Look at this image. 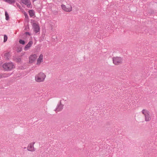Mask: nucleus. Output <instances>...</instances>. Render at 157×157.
Wrapping results in <instances>:
<instances>
[{
	"label": "nucleus",
	"mask_w": 157,
	"mask_h": 157,
	"mask_svg": "<svg viewBox=\"0 0 157 157\" xmlns=\"http://www.w3.org/2000/svg\"><path fill=\"white\" fill-rule=\"evenodd\" d=\"M25 148H26V147H25L24 148V149H25Z\"/></svg>",
	"instance_id": "nucleus-26"
},
{
	"label": "nucleus",
	"mask_w": 157,
	"mask_h": 157,
	"mask_svg": "<svg viewBox=\"0 0 157 157\" xmlns=\"http://www.w3.org/2000/svg\"><path fill=\"white\" fill-rule=\"evenodd\" d=\"M29 14L31 17L33 16L34 15V11L32 10H29Z\"/></svg>",
	"instance_id": "nucleus-14"
},
{
	"label": "nucleus",
	"mask_w": 157,
	"mask_h": 157,
	"mask_svg": "<svg viewBox=\"0 0 157 157\" xmlns=\"http://www.w3.org/2000/svg\"><path fill=\"white\" fill-rule=\"evenodd\" d=\"M16 4L17 5V6L18 7L19 6V5L18 4V3H16Z\"/></svg>",
	"instance_id": "nucleus-25"
},
{
	"label": "nucleus",
	"mask_w": 157,
	"mask_h": 157,
	"mask_svg": "<svg viewBox=\"0 0 157 157\" xmlns=\"http://www.w3.org/2000/svg\"><path fill=\"white\" fill-rule=\"evenodd\" d=\"M61 100L60 101L59 104H58L54 111L56 112L61 111L63 108V105L61 104Z\"/></svg>",
	"instance_id": "nucleus-6"
},
{
	"label": "nucleus",
	"mask_w": 157,
	"mask_h": 157,
	"mask_svg": "<svg viewBox=\"0 0 157 157\" xmlns=\"http://www.w3.org/2000/svg\"><path fill=\"white\" fill-rule=\"evenodd\" d=\"M2 78V74H0V78Z\"/></svg>",
	"instance_id": "nucleus-24"
},
{
	"label": "nucleus",
	"mask_w": 157,
	"mask_h": 157,
	"mask_svg": "<svg viewBox=\"0 0 157 157\" xmlns=\"http://www.w3.org/2000/svg\"><path fill=\"white\" fill-rule=\"evenodd\" d=\"M24 14L25 16V18H27V19H28L29 18V17H28V15L26 13H24Z\"/></svg>",
	"instance_id": "nucleus-21"
},
{
	"label": "nucleus",
	"mask_w": 157,
	"mask_h": 157,
	"mask_svg": "<svg viewBox=\"0 0 157 157\" xmlns=\"http://www.w3.org/2000/svg\"><path fill=\"white\" fill-rule=\"evenodd\" d=\"M33 42L32 41H30L25 46L24 50L25 51L27 50L32 45Z\"/></svg>",
	"instance_id": "nucleus-10"
},
{
	"label": "nucleus",
	"mask_w": 157,
	"mask_h": 157,
	"mask_svg": "<svg viewBox=\"0 0 157 157\" xmlns=\"http://www.w3.org/2000/svg\"><path fill=\"white\" fill-rule=\"evenodd\" d=\"M14 60L17 62H20L21 61V59L20 58H15Z\"/></svg>",
	"instance_id": "nucleus-16"
},
{
	"label": "nucleus",
	"mask_w": 157,
	"mask_h": 157,
	"mask_svg": "<svg viewBox=\"0 0 157 157\" xmlns=\"http://www.w3.org/2000/svg\"><path fill=\"white\" fill-rule=\"evenodd\" d=\"M19 42L20 44H22L23 45H24L25 44V41L22 40H19Z\"/></svg>",
	"instance_id": "nucleus-17"
},
{
	"label": "nucleus",
	"mask_w": 157,
	"mask_h": 157,
	"mask_svg": "<svg viewBox=\"0 0 157 157\" xmlns=\"http://www.w3.org/2000/svg\"><path fill=\"white\" fill-rule=\"evenodd\" d=\"M33 27L34 31L36 33H37L39 31L40 29V27L39 25L36 23H33Z\"/></svg>",
	"instance_id": "nucleus-8"
},
{
	"label": "nucleus",
	"mask_w": 157,
	"mask_h": 157,
	"mask_svg": "<svg viewBox=\"0 0 157 157\" xmlns=\"http://www.w3.org/2000/svg\"><path fill=\"white\" fill-rule=\"evenodd\" d=\"M5 15L6 16V20H8L9 19V15L6 11L5 12Z\"/></svg>",
	"instance_id": "nucleus-15"
},
{
	"label": "nucleus",
	"mask_w": 157,
	"mask_h": 157,
	"mask_svg": "<svg viewBox=\"0 0 157 157\" xmlns=\"http://www.w3.org/2000/svg\"><path fill=\"white\" fill-rule=\"evenodd\" d=\"M9 53H5L4 54V56H6L7 57H8L9 56Z\"/></svg>",
	"instance_id": "nucleus-22"
},
{
	"label": "nucleus",
	"mask_w": 157,
	"mask_h": 157,
	"mask_svg": "<svg viewBox=\"0 0 157 157\" xmlns=\"http://www.w3.org/2000/svg\"><path fill=\"white\" fill-rule=\"evenodd\" d=\"M113 63L115 65H119L122 63V58L119 57H114L113 58Z\"/></svg>",
	"instance_id": "nucleus-3"
},
{
	"label": "nucleus",
	"mask_w": 157,
	"mask_h": 157,
	"mask_svg": "<svg viewBox=\"0 0 157 157\" xmlns=\"http://www.w3.org/2000/svg\"><path fill=\"white\" fill-rule=\"evenodd\" d=\"M22 3L27 5L28 6H30L31 4V3L30 1L28 0H21V1Z\"/></svg>",
	"instance_id": "nucleus-12"
},
{
	"label": "nucleus",
	"mask_w": 157,
	"mask_h": 157,
	"mask_svg": "<svg viewBox=\"0 0 157 157\" xmlns=\"http://www.w3.org/2000/svg\"><path fill=\"white\" fill-rule=\"evenodd\" d=\"M142 113L144 116L146 121H149L151 120V116L150 115V112L148 110L143 109L142 111Z\"/></svg>",
	"instance_id": "nucleus-1"
},
{
	"label": "nucleus",
	"mask_w": 157,
	"mask_h": 157,
	"mask_svg": "<svg viewBox=\"0 0 157 157\" xmlns=\"http://www.w3.org/2000/svg\"><path fill=\"white\" fill-rule=\"evenodd\" d=\"M22 50V47H17V52H20Z\"/></svg>",
	"instance_id": "nucleus-18"
},
{
	"label": "nucleus",
	"mask_w": 157,
	"mask_h": 157,
	"mask_svg": "<svg viewBox=\"0 0 157 157\" xmlns=\"http://www.w3.org/2000/svg\"><path fill=\"white\" fill-rule=\"evenodd\" d=\"M25 34L26 35H30V33L28 32H25Z\"/></svg>",
	"instance_id": "nucleus-23"
},
{
	"label": "nucleus",
	"mask_w": 157,
	"mask_h": 157,
	"mask_svg": "<svg viewBox=\"0 0 157 157\" xmlns=\"http://www.w3.org/2000/svg\"><path fill=\"white\" fill-rule=\"evenodd\" d=\"M36 58V56L35 54L31 55L29 59V62L30 63H33L35 60Z\"/></svg>",
	"instance_id": "nucleus-9"
},
{
	"label": "nucleus",
	"mask_w": 157,
	"mask_h": 157,
	"mask_svg": "<svg viewBox=\"0 0 157 157\" xmlns=\"http://www.w3.org/2000/svg\"><path fill=\"white\" fill-rule=\"evenodd\" d=\"M13 64L12 63H5L2 65L3 68L6 71L11 70L13 68Z\"/></svg>",
	"instance_id": "nucleus-4"
},
{
	"label": "nucleus",
	"mask_w": 157,
	"mask_h": 157,
	"mask_svg": "<svg viewBox=\"0 0 157 157\" xmlns=\"http://www.w3.org/2000/svg\"><path fill=\"white\" fill-rule=\"evenodd\" d=\"M61 7L63 10L67 12H70L72 10V7L70 5L67 4L66 6L62 5Z\"/></svg>",
	"instance_id": "nucleus-5"
},
{
	"label": "nucleus",
	"mask_w": 157,
	"mask_h": 157,
	"mask_svg": "<svg viewBox=\"0 0 157 157\" xmlns=\"http://www.w3.org/2000/svg\"><path fill=\"white\" fill-rule=\"evenodd\" d=\"M45 77L46 75L44 73L40 72L35 76V80L38 82H43L44 81Z\"/></svg>",
	"instance_id": "nucleus-2"
},
{
	"label": "nucleus",
	"mask_w": 157,
	"mask_h": 157,
	"mask_svg": "<svg viewBox=\"0 0 157 157\" xmlns=\"http://www.w3.org/2000/svg\"><path fill=\"white\" fill-rule=\"evenodd\" d=\"M43 57L42 55L40 54L37 60L36 64H40L42 61Z\"/></svg>",
	"instance_id": "nucleus-11"
},
{
	"label": "nucleus",
	"mask_w": 157,
	"mask_h": 157,
	"mask_svg": "<svg viewBox=\"0 0 157 157\" xmlns=\"http://www.w3.org/2000/svg\"><path fill=\"white\" fill-rule=\"evenodd\" d=\"M9 76V74H2V77L6 78L8 77Z\"/></svg>",
	"instance_id": "nucleus-20"
},
{
	"label": "nucleus",
	"mask_w": 157,
	"mask_h": 157,
	"mask_svg": "<svg viewBox=\"0 0 157 157\" xmlns=\"http://www.w3.org/2000/svg\"><path fill=\"white\" fill-rule=\"evenodd\" d=\"M35 143V142H33V143H30L28 145L27 147V149L28 151H35V149L33 146V145Z\"/></svg>",
	"instance_id": "nucleus-7"
},
{
	"label": "nucleus",
	"mask_w": 157,
	"mask_h": 157,
	"mask_svg": "<svg viewBox=\"0 0 157 157\" xmlns=\"http://www.w3.org/2000/svg\"><path fill=\"white\" fill-rule=\"evenodd\" d=\"M4 42H6L7 40L8 37L6 35H4Z\"/></svg>",
	"instance_id": "nucleus-19"
},
{
	"label": "nucleus",
	"mask_w": 157,
	"mask_h": 157,
	"mask_svg": "<svg viewBox=\"0 0 157 157\" xmlns=\"http://www.w3.org/2000/svg\"><path fill=\"white\" fill-rule=\"evenodd\" d=\"M6 2L10 4H12L14 3L15 2V0H4Z\"/></svg>",
	"instance_id": "nucleus-13"
}]
</instances>
